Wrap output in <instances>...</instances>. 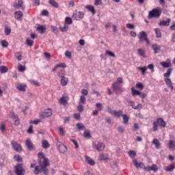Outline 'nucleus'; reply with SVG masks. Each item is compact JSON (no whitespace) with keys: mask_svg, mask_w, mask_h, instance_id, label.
Here are the masks:
<instances>
[{"mask_svg":"<svg viewBox=\"0 0 175 175\" xmlns=\"http://www.w3.org/2000/svg\"><path fill=\"white\" fill-rule=\"evenodd\" d=\"M65 75H66V73L65 72L64 70H60L57 74L59 77L61 78V84L63 87H65V85H66L69 82V79L66 77Z\"/></svg>","mask_w":175,"mask_h":175,"instance_id":"1","label":"nucleus"},{"mask_svg":"<svg viewBox=\"0 0 175 175\" xmlns=\"http://www.w3.org/2000/svg\"><path fill=\"white\" fill-rule=\"evenodd\" d=\"M161 13L162 10L159 8L153 9L152 11L149 12L148 18L149 19L154 18V17L159 18V17L161 16Z\"/></svg>","mask_w":175,"mask_h":175,"instance_id":"2","label":"nucleus"},{"mask_svg":"<svg viewBox=\"0 0 175 175\" xmlns=\"http://www.w3.org/2000/svg\"><path fill=\"white\" fill-rule=\"evenodd\" d=\"M133 163L134 164V166L137 167V169H139V167H141L142 169H144L146 172H150L151 170V166L147 165L146 167V165L144 163H139L137 162V159H133Z\"/></svg>","mask_w":175,"mask_h":175,"instance_id":"3","label":"nucleus"},{"mask_svg":"<svg viewBox=\"0 0 175 175\" xmlns=\"http://www.w3.org/2000/svg\"><path fill=\"white\" fill-rule=\"evenodd\" d=\"M11 145L13 150H14L16 152H21V151H23V147L21 146V144H18L17 142L12 140L11 142Z\"/></svg>","mask_w":175,"mask_h":175,"instance_id":"4","label":"nucleus"},{"mask_svg":"<svg viewBox=\"0 0 175 175\" xmlns=\"http://www.w3.org/2000/svg\"><path fill=\"white\" fill-rule=\"evenodd\" d=\"M138 38L139 39V42H144V40H145L147 44H150V40H148V38H147V33H146V31H141L138 34Z\"/></svg>","mask_w":175,"mask_h":175,"instance_id":"5","label":"nucleus"},{"mask_svg":"<svg viewBox=\"0 0 175 175\" xmlns=\"http://www.w3.org/2000/svg\"><path fill=\"white\" fill-rule=\"evenodd\" d=\"M113 90L116 94H120L122 92V85L118 83V82H115L112 84Z\"/></svg>","mask_w":175,"mask_h":175,"instance_id":"6","label":"nucleus"},{"mask_svg":"<svg viewBox=\"0 0 175 175\" xmlns=\"http://www.w3.org/2000/svg\"><path fill=\"white\" fill-rule=\"evenodd\" d=\"M14 172L17 175H24L25 170L23 168V164H17L15 165Z\"/></svg>","mask_w":175,"mask_h":175,"instance_id":"7","label":"nucleus"},{"mask_svg":"<svg viewBox=\"0 0 175 175\" xmlns=\"http://www.w3.org/2000/svg\"><path fill=\"white\" fill-rule=\"evenodd\" d=\"M38 158H40L39 161H38L39 165H36V166H39L40 169H42V166L40 165V163H44L45 159H46L48 163H50V161H49V159L44 157V154H43V152H39L38 154Z\"/></svg>","mask_w":175,"mask_h":175,"instance_id":"8","label":"nucleus"},{"mask_svg":"<svg viewBox=\"0 0 175 175\" xmlns=\"http://www.w3.org/2000/svg\"><path fill=\"white\" fill-rule=\"evenodd\" d=\"M84 17V12H78L75 14H73L72 16V18L74 20H81Z\"/></svg>","mask_w":175,"mask_h":175,"instance_id":"9","label":"nucleus"},{"mask_svg":"<svg viewBox=\"0 0 175 175\" xmlns=\"http://www.w3.org/2000/svg\"><path fill=\"white\" fill-rule=\"evenodd\" d=\"M93 146H94L96 150L97 151H103L105 150V144L102 142H98L97 144L95 143H93Z\"/></svg>","mask_w":175,"mask_h":175,"instance_id":"10","label":"nucleus"},{"mask_svg":"<svg viewBox=\"0 0 175 175\" xmlns=\"http://www.w3.org/2000/svg\"><path fill=\"white\" fill-rule=\"evenodd\" d=\"M25 146L27 148H28V150H29L30 151L33 150L34 148L33 144H32V141H31V139H27L26 140Z\"/></svg>","mask_w":175,"mask_h":175,"instance_id":"11","label":"nucleus"},{"mask_svg":"<svg viewBox=\"0 0 175 175\" xmlns=\"http://www.w3.org/2000/svg\"><path fill=\"white\" fill-rule=\"evenodd\" d=\"M170 21H172V20L168 18L166 21H160L159 25H160L161 27H169Z\"/></svg>","mask_w":175,"mask_h":175,"instance_id":"12","label":"nucleus"},{"mask_svg":"<svg viewBox=\"0 0 175 175\" xmlns=\"http://www.w3.org/2000/svg\"><path fill=\"white\" fill-rule=\"evenodd\" d=\"M16 89L18 90V91L25 92V90H27V85L24 83H18L16 85Z\"/></svg>","mask_w":175,"mask_h":175,"instance_id":"13","label":"nucleus"},{"mask_svg":"<svg viewBox=\"0 0 175 175\" xmlns=\"http://www.w3.org/2000/svg\"><path fill=\"white\" fill-rule=\"evenodd\" d=\"M160 65L163 68H170L172 67V63L170 62V60H167L166 62H162L160 63Z\"/></svg>","mask_w":175,"mask_h":175,"instance_id":"14","label":"nucleus"},{"mask_svg":"<svg viewBox=\"0 0 175 175\" xmlns=\"http://www.w3.org/2000/svg\"><path fill=\"white\" fill-rule=\"evenodd\" d=\"M13 6L15 9H20V8L21 9H24V6H23V0L18 1V3H15Z\"/></svg>","mask_w":175,"mask_h":175,"instance_id":"15","label":"nucleus"},{"mask_svg":"<svg viewBox=\"0 0 175 175\" xmlns=\"http://www.w3.org/2000/svg\"><path fill=\"white\" fill-rule=\"evenodd\" d=\"M15 18L18 21H21L23 20V12L21 11L15 12Z\"/></svg>","mask_w":175,"mask_h":175,"instance_id":"16","label":"nucleus"},{"mask_svg":"<svg viewBox=\"0 0 175 175\" xmlns=\"http://www.w3.org/2000/svg\"><path fill=\"white\" fill-rule=\"evenodd\" d=\"M157 124L159 126H162V128H165V126H166V122L161 118H157Z\"/></svg>","mask_w":175,"mask_h":175,"instance_id":"17","label":"nucleus"},{"mask_svg":"<svg viewBox=\"0 0 175 175\" xmlns=\"http://www.w3.org/2000/svg\"><path fill=\"white\" fill-rule=\"evenodd\" d=\"M152 48L154 51V54H157L161 51V46L158 45L157 44H153L152 45Z\"/></svg>","mask_w":175,"mask_h":175,"instance_id":"18","label":"nucleus"},{"mask_svg":"<svg viewBox=\"0 0 175 175\" xmlns=\"http://www.w3.org/2000/svg\"><path fill=\"white\" fill-rule=\"evenodd\" d=\"M37 31L38 33L42 35V33H44V32H46V27H43L42 25H38V27H37Z\"/></svg>","mask_w":175,"mask_h":175,"instance_id":"19","label":"nucleus"},{"mask_svg":"<svg viewBox=\"0 0 175 175\" xmlns=\"http://www.w3.org/2000/svg\"><path fill=\"white\" fill-rule=\"evenodd\" d=\"M85 158L89 165H91V166H94L95 161H94L92 159H91V157H90L87 155L85 156Z\"/></svg>","mask_w":175,"mask_h":175,"instance_id":"20","label":"nucleus"},{"mask_svg":"<svg viewBox=\"0 0 175 175\" xmlns=\"http://www.w3.org/2000/svg\"><path fill=\"white\" fill-rule=\"evenodd\" d=\"M165 81L167 85H168L170 88H171V91H173L174 90L173 83H172V80H170V78H165Z\"/></svg>","mask_w":175,"mask_h":175,"instance_id":"21","label":"nucleus"},{"mask_svg":"<svg viewBox=\"0 0 175 175\" xmlns=\"http://www.w3.org/2000/svg\"><path fill=\"white\" fill-rule=\"evenodd\" d=\"M85 9H88V10L89 12H91V13H92V14H95V13L96 12L95 11V8L93 5H86Z\"/></svg>","mask_w":175,"mask_h":175,"instance_id":"22","label":"nucleus"},{"mask_svg":"<svg viewBox=\"0 0 175 175\" xmlns=\"http://www.w3.org/2000/svg\"><path fill=\"white\" fill-rule=\"evenodd\" d=\"M122 117L123 118V124L128 125V124H129V116H128L126 114H123L122 115Z\"/></svg>","mask_w":175,"mask_h":175,"instance_id":"23","label":"nucleus"},{"mask_svg":"<svg viewBox=\"0 0 175 175\" xmlns=\"http://www.w3.org/2000/svg\"><path fill=\"white\" fill-rule=\"evenodd\" d=\"M58 150L62 154H65V152L68 151V148L64 144L61 145L60 147L58 148Z\"/></svg>","mask_w":175,"mask_h":175,"instance_id":"24","label":"nucleus"},{"mask_svg":"<svg viewBox=\"0 0 175 175\" xmlns=\"http://www.w3.org/2000/svg\"><path fill=\"white\" fill-rule=\"evenodd\" d=\"M49 3H50L51 6L55 8L56 9H58V8H59V5L58 4V3H57V1H55V0H49Z\"/></svg>","mask_w":175,"mask_h":175,"instance_id":"25","label":"nucleus"},{"mask_svg":"<svg viewBox=\"0 0 175 175\" xmlns=\"http://www.w3.org/2000/svg\"><path fill=\"white\" fill-rule=\"evenodd\" d=\"M168 148L170 150H175V141L170 140L168 143Z\"/></svg>","mask_w":175,"mask_h":175,"instance_id":"26","label":"nucleus"},{"mask_svg":"<svg viewBox=\"0 0 175 175\" xmlns=\"http://www.w3.org/2000/svg\"><path fill=\"white\" fill-rule=\"evenodd\" d=\"M76 126L79 131H85V126L81 122L77 123Z\"/></svg>","mask_w":175,"mask_h":175,"instance_id":"27","label":"nucleus"},{"mask_svg":"<svg viewBox=\"0 0 175 175\" xmlns=\"http://www.w3.org/2000/svg\"><path fill=\"white\" fill-rule=\"evenodd\" d=\"M152 144L156 146V148H161V143H159V140H158V139L154 138L152 141Z\"/></svg>","mask_w":175,"mask_h":175,"instance_id":"28","label":"nucleus"},{"mask_svg":"<svg viewBox=\"0 0 175 175\" xmlns=\"http://www.w3.org/2000/svg\"><path fill=\"white\" fill-rule=\"evenodd\" d=\"M83 136L84 137H85V139H91V137H92V136L90 133V130L85 131L83 133Z\"/></svg>","mask_w":175,"mask_h":175,"instance_id":"29","label":"nucleus"},{"mask_svg":"<svg viewBox=\"0 0 175 175\" xmlns=\"http://www.w3.org/2000/svg\"><path fill=\"white\" fill-rule=\"evenodd\" d=\"M172 72H173V68H168L166 73H164L163 76L164 77H170V75H172Z\"/></svg>","mask_w":175,"mask_h":175,"instance_id":"30","label":"nucleus"},{"mask_svg":"<svg viewBox=\"0 0 175 175\" xmlns=\"http://www.w3.org/2000/svg\"><path fill=\"white\" fill-rule=\"evenodd\" d=\"M68 29H69V26H68V25H66V23H64V27H59V30L62 32H66V31H68Z\"/></svg>","mask_w":175,"mask_h":175,"instance_id":"31","label":"nucleus"},{"mask_svg":"<svg viewBox=\"0 0 175 175\" xmlns=\"http://www.w3.org/2000/svg\"><path fill=\"white\" fill-rule=\"evenodd\" d=\"M137 54L138 55H140L141 57H144V58H146V52L144 51V50L142 49H137Z\"/></svg>","mask_w":175,"mask_h":175,"instance_id":"32","label":"nucleus"},{"mask_svg":"<svg viewBox=\"0 0 175 175\" xmlns=\"http://www.w3.org/2000/svg\"><path fill=\"white\" fill-rule=\"evenodd\" d=\"M73 23V21H72V18L70 17H66L65 18V23L66 25H70Z\"/></svg>","mask_w":175,"mask_h":175,"instance_id":"33","label":"nucleus"},{"mask_svg":"<svg viewBox=\"0 0 175 175\" xmlns=\"http://www.w3.org/2000/svg\"><path fill=\"white\" fill-rule=\"evenodd\" d=\"M9 70V68H8L5 66H0V72L1 73H6Z\"/></svg>","mask_w":175,"mask_h":175,"instance_id":"34","label":"nucleus"},{"mask_svg":"<svg viewBox=\"0 0 175 175\" xmlns=\"http://www.w3.org/2000/svg\"><path fill=\"white\" fill-rule=\"evenodd\" d=\"M135 88H137V90H139V91H142L144 88V85L143 83L138 82L135 85Z\"/></svg>","mask_w":175,"mask_h":175,"instance_id":"35","label":"nucleus"},{"mask_svg":"<svg viewBox=\"0 0 175 175\" xmlns=\"http://www.w3.org/2000/svg\"><path fill=\"white\" fill-rule=\"evenodd\" d=\"M113 116H114L115 117H120L121 116L122 117V116H123L122 111H121V110H120V111L114 110Z\"/></svg>","mask_w":175,"mask_h":175,"instance_id":"36","label":"nucleus"},{"mask_svg":"<svg viewBox=\"0 0 175 175\" xmlns=\"http://www.w3.org/2000/svg\"><path fill=\"white\" fill-rule=\"evenodd\" d=\"M9 117L12 120H18V116L14 113V112L11 111L9 114Z\"/></svg>","mask_w":175,"mask_h":175,"instance_id":"37","label":"nucleus"},{"mask_svg":"<svg viewBox=\"0 0 175 175\" xmlns=\"http://www.w3.org/2000/svg\"><path fill=\"white\" fill-rule=\"evenodd\" d=\"M128 154L131 158L135 159V157H136V152L135 150H129Z\"/></svg>","mask_w":175,"mask_h":175,"instance_id":"38","label":"nucleus"},{"mask_svg":"<svg viewBox=\"0 0 175 175\" xmlns=\"http://www.w3.org/2000/svg\"><path fill=\"white\" fill-rule=\"evenodd\" d=\"M85 102H87V100L85 99V96H80V100L79 103L80 105H85Z\"/></svg>","mask_w":175,"mask_h":175,"instance_id":"39","label":"nucleus"},{"mask_svg":"<svg viewBox=\"0 0 175 175\" xmlns=\"http://www.w3.org/2000/svg\"><path fill=\"white\" fill-rule=\"evenodd\" d=\"M25 69H26L25 66L21 65V64L20 63L18 64V70L19 72H25Z\"/></svg>","mask_w":175,"mask_h":175,"instance_id":"40","label":"nucleus"},{"mask_svg":"<svg viewBox=\"0 0 175 175\" xmlns=\"http://www.w3.org/2000/svg\"><path fill=\"white\" fill-rule=\"evenodd\" d=\"M96 107L98 111H102L103 110V105L100 103H97L96 104Z\"/></svg>","mask_w":175,"mask_h":175,"instance_id":"41","label":"nucleus"},{"mask_svg":"<svg viewBox=\"0 0 175 175\" xmlns=\"http://www.w3.org/2000/svg\"><path fill=\"white\" fill-rule=\"evenodd\" d=\"M42 145L43 148H49V147H50V144H49V142H47V140L42 141Z\"/></svg>","mask_w":175,"mask_h":175,"instance_id":"42","label":"nucleus"},{"mask_svg":"<svg viewBox=\"0 0 175 175\" xmlns=\"http://www.w3.org/2000/svg\"><path fill=\"white\" fill-rule=\"evenodd\" d=\"M154 31H155L157 38H161V36H162V33H161V29L159 28L154 29Z\"/></svg>","mask_w":175,"mask_h":175,"instance_id":"43","label":"nucleus"},{"mask_svg":"<svg viewBox=\"0 0 175 175\" xmlns=\"http://www.w3.org/2000/svg\"><path fill=\"white\" fill-rule=\"evenodd\" d=\"M14 159L15 161H16V162H23V157L18 154L14 155Z\"/></svg>","mask_w":175,"mask_h":175,"instance_id":"44","label":"nucleus"},{"mask_svg":"<svg viewBox=\"0 0 175 175\" xmlns=\"http://www.w3.org/2000/svg\"><path fill=\"white\" fill-rule=\"evenodd\" d=\"M174 169V165L171 164V165L166 167L165 170L167 172H173Z\"/></svg>","mask_w":175,"mask_h":175,"instance_id":"45","label":"nucleus"},{"mask_svg":"<svg viewBox=\"0 0 175 175\" xmlns=\"http://www.w3.org/2000/svg\"><path fill=\"white\" fill-rule=\"evenodd\" d=\"M10 32H12V29L8 26H5V35L8 36L10 35Z\"/></svg>","mask_w":175,"mask_h":175,"instance_id":"46","label":"nucleus"},{"mask_svg":"<svg viewBox=\"0 0 175 175\" xmlns=\"http://www.w3.org/2000/svg\"><path fill=\"white\" fill-rule=\"evenodd\" d=\"M44 112L46 116H49V117L53 114V111L51 109H46L44 111Z\"/></svg>","mask_w":175,"mask_h":175,"instance_id":"47","label":"nucleus"},{"mask_svg":"<svg viewBox=\"0 0 175 175\" xmlns=\"http://www.w3.org/2000/svg\"><path fill=\"white\" fill-rule=\"evenodd\" d=\"M131 91H132V95H133V96H135V95H139V92H140L136 90L135 89V88H133V87H132V88H131Z\"/></svg>","mask_w":175,"mask_h":175,"instance_id":"48","label":"nucleus"},{"mask_svg":"<svg viewBox=\"0 0 175 175\" xmlns=\"http://www.w3.org/2000/svg\"><path fill=\"white\" fill-rule=\"evenodd\" d=\"M26 44H27V46H30V47L33 46V40H31L29 38H27Z\"/></svg>","mask_w":175,"mask_h":175,"instance_id":"49","label":"nucleus"},{"mask_svg":"<svg viewBox=\"0 0 175 175\" xmlns=\"http://www.w3.org/2000/svg\"><path fill=\"white\" fill-rule=\"evenodd\" d=\"M29 82L31 83V84L36 85V87H40V83H39L38 81L30 80Z\"/></svg>","mask_w":175,"mask_h":175,"instance_id":"50","label":"nucleus"},{"mask_svg":"<svg viewBox=\"0 0 175 175\" xmlns=\"http://www.w3.org/2000/svg\"><path fill=\"white\" fill-rule=\"evenodd\" d=\"M15 57L18 61H21L23 59V55L20 54V52H17L15 53Z\"/></svg>","mask_w":175,"mask_h":175,"instance_id":"51","label":"nucleus"},{"mask_svg":"<svg viewBox=\"0 0 175 175\" xmlns=\"http://www.w3.org/2000/svg\"><path fill=\"white\" fill-rule=\"evenodd\" d=\"M105 54H107V55H109V57H113V58H116V55L114 54V53L111 52V51H106Z\"/></svg>","mask_w":175,"mask_h":175,"instance_id":"52","label":"nucleus"},{"mask_svg":"<svg viewBox=\"0 0 175 175\" xmlns=\"http://www.w3.org/2000/svg\"><path fill=\"white\" fill-rule=\"evenodd\" d=\"M59 103H61L62 105H65V103L67 102L66 100V97H62L59 100Z\"/></svg>","mask_w":175,"mask_h":175,"instance_id":"53","label":"nucleus"},{"mask_svg":"<svg viewBox=\"0 0 175 175\" xmlns=\"http://www.w3.org/2000/svg\"><path fill=\"white\" fill-rule=\"evenodd\" d=\"M77 109L80 113H81V111H84V107L83 106V104H79Z\"/></svg>","mask_w":175,"mask_h":175,"instance_id":"54","label":"nucleus"},{"mask_svg":"<svg viewBox=\"0 0 175 175\" xmlns=\"http://www.w3.org/2000/svg\"><path fill=\"white\" fill-rule=\"evenodd\" d=\"M139 70H142V75H146V70H147V67H138Z\"/></svg>","mask_w":175,"mask_h":175,"instance_id":"55","label":"nucleus"},{"mask_svg":"<svg viewBox=\"0 0 175 175\" xmlns=\"http://www.w3.org/2000/svg\"><path fill=\"white\" fill-rule=\"evenodd\" d=\"M1 46L2 47H8L9 46V42L5 40L1 41Z\"/></svg>","mask_w":175,"mask_h":175,"instance_id":"56","label":"nucleus"},{"mask_svg":"<svg viewBox=\"0 0 175 175\" xmlns=\"http://www.w3.org/2000/svg\"><path fill=\"white\" fill-rule=\"evenodd\" d=\"M128 103L130 106H131L133 109H137L136 106L135 105V102H133V100H128Z\"/></svg>","mask_w":175,"mask_h":175,"instance_id":"57","label":"nucleus"},{"mask_svg":"<svg viewBox=\"0 0 175 175\" xmlns=\"http://www.w3.org/2000/svg\"><path fill=\"white\" fill-rule=\"evenodd\" d=\"M40 117L41 118H47L48 117H50L49 115H46L44 111L41 112L40 113Z\"/></svg>","mask_w":175,"mask_h":175,"instance_id":"58","label":"nucleus"},{"mask_svg":"<svg viewBox=\"0 0 175 175\" xmlns=\"http://www.w3.org/2000/svg\"><path fill=\"white\" fill-rule=\"evenodd\" d=\"M150 169H151V170H153V172H157L158 166L155 164H153V165H152V166H150Z\"/></svg>","mask_w":175,"mask_h":175,"instance_id":"59","label":"nucleus"},{"mask_svg":"<svg viewBox=\"0 0 175 175\" xmlns=\"http://www.w3.org/2000/svg\"><path fill=\"white\" fill-rule=\"evenodd\" d=\"M59 133L60 136H64L65 135L64 128L60 127L59 129Z\"/></svg>","mask_w":175,"mask_h":175,"instance_id":"60","label":"nucleus"},{"mask_svg":"<svg viewBox=\"0 0 175 175\" xmlns=\"http://www.w3.org/2000/svg\"><path fill=\"white\" fill-rule=\"evenodd\" d=\"M126 27L127 28H129V29H135V25H132V24H131V23H127V24L126 25Z\"/></svg>","mask_w":175,"mask_h":175,"instance_id":"61","label":"nucleus"},{"mask_svg":"<svg viewBox=\"0 0 175 175\" xmlns=\"http://www.w3.org/2000/svg\"><path fill=\"white\" fill-rule=\"evenodd\" d=\"M70 142H72L73 144H75V148H79V144L77 143V141H76L75 139H71Z\"/></svg>","mask_w":175,"mask_h":175,"instance_id":"62","label":"nucleus"},{"mask_svg":"<svg viewBox=\"0 0 175 175\" xmlns=\"http://www.w3.org/2000/svg\"><path fill=\"white\" fill-rule=\"evenodd\" d=\"M153 131L154 132H157V131H158V123L157 122H153Z\"/></svg>","mask_w":175,"mask_h":175,"instance_id":"63","label":"nucleus"},{"mask_svg":"<svg viewBox=\"0 0 175 175\" xmlns=\"http://www.w3.org/2000/svg\"><path fill=\"white\" fill-rule=\"evenodd\" d=\"M27 133H33V126L30 125L29 128L27 130Z\"/></svg>","mask_w":175,"mask_h":175,"instance_id":"64","label":"nucleus"}]
</instances>
